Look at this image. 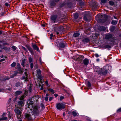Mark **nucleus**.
I'll return each instance as SVG.
<instances>
[{
    "label": "nucleus",
    "mask_w": 121,
    "mask_h": 121,
    "mask_svg": "<svg viewBox=\"0 0 121 121\" xmlns=\"http://www.w3.org/2000/svg\"><path fill=\"white\" fill-rule=\"evenodd\" d=\"M67 5L68 7L70 8L71 7L72 5V4L70 3L68 4Z\"/></svg>",
    "instance_id": "40"
},
{
    "label": "nucleus",
    "mask_w": 121,
    "mask_h": 121,
    "mask_svg": "<svg viewBox=\"0 0 121 121\" xmlns=\"http://www.w3.org/2000/svg\"><path fill=\"white\" fill-rule=\"evenodd\" d=\"M31 110L32 112L35 113L37 114L39 113L40 107L37 105H32Z\"/></svg>",
    "instance_id": "6"
},
{
    "label": "nucleus",
    "mask_w": 121,
    "mask_h": 121,
    "mask_svg": "<svg viewBox=\"0 0 121 121\" xmlns=\"http://www.w3.org/2000/svg\"><path fill=\"white\" fill-rule=\"evenodd\" d=\"M53 34H50V39H52V37H53Z\"/></svg>",
    "instance_id": "49"
},
{
    "label": "nucleus",
    "mask_w": 121,
    "mask_h": 121,
    "mask_svg": "<svg viewBox=\"0 0 121 121\" xmlns=\"http://www.w3.org/2000/svg\"><path fill=\"white\" fill-rule=\"evenodd\" d=\"M115 29V27L114 26H111L110 28V30L111 32L113 31Z\"/></svg>",
    "instance_id": "27"
},
{
    "label": "nucleus",
    "mask_w": 121,
    "mask_h": 121,
    "mask_svg": "<svg viewBox=\"0 0 121 121\" xmlns=\"http://www.w3.org/2000/svg\"><path fill=\"white\" fill-rule=\"evenodd\" d=\"M57 41L58 44V47L60 50H62V49L65 47L67 45L66 43L62 39H58Z\"/></svg>",
    "instance_id": "3"
},
{
    "label": "nucleus",
    "mask_w": 121,
    "mask_h": 121,
    "mask_svg": "<svg viewBox=\"0 0 121 121\" xmlns=\"http://www.w3.org/2000/svg\"><path fill=\"white\" fill-rule=\"evenodd\" d=\"M99 29L101 31H103L106 30V27L103 26H100L99 27Z\"/></svg>",
    "instance_id": "19"
},
{
    "label": "nucleus",
    "mask_w": 121,
    "mask_h": 121,
    "mask_svg": "<svg viewBox=\"0 0 121 121\" xmlns=\"http://www.w3.org/2000/svg\"><path fill=\"white\" fill-rule=\"evenodd\" d=\"M15 74H13L12 75H11L10 76V78H13L15 76Z\"/></svg>",
    "instance_id": "46"
},
{
    "label": "nucleus",
    "mask_w": 121,
    "mask_h": 121,
    "mask_svg": "<svg viewBox=\"0 0 121 121\" xmlns=\"http://www.w3.org/2000/svg\"><path fill=\"white\" fill-rule=\"evenodd\" d=\"M39 61L41 64H42L43 63V62H42V60L40 58L39 59Z\"/></svg>",
    "instance_id": "60"
},
{
    "label": "nucleus",
    "mask_w": 121,
    "mask_h": 121,
    "mask_svg": "<svg viewBox=\"0 0 121 121\" xmlns=\"http://www.w3.org/2000/svg\"><path fill=\"white\" fill-rule=\"evenodd\" d=\"M48 99V97H46L45 98V99L46 101H47Z\"/></svg>",
    "instance_id": "56"
},
{
    "label": "nucleus",
    "mask_w": 121,
    "mask_h": 121,
    "mask_svg": "<svg viewBox=\"0 0 121 121\" xmlns=\"http://www.w3.org/2000/svg\"><path fill=\"white\" fill-rule=\"evenodd\" d=\"M112 67L109 65H106L103 67V68H101L100 69V73L101 74L105 75L109 71L111 70Z\"/></svg>",
    "instance_id": "1"
},
{
    "label": "nucleus",
    "mask_w": 121,
    "mask_h": 121,
    "mask_svg": "<svg viewBox=\"0 0 121 121\" xmlns=\"http://www.w3.org/2000/svg\"><path fill=\"white\" fill-rule=\"evenodd\" d=\"M37 74L38 75H40L41 71L39 69H37L36 70Z\"/></svg>",
    "instance_id": "30"
},
{
    "label": "nucleus",
    "mask_w": 121,
    "mask_h": 121,
    "mask_svg": "<svg viewBox=\"0 0 121 121\" xmlns=\"http://www.w3.org/2000/svg\"><path fill=\"white\" fill-rule=\"evenodd\" d=\"M23 84L22 83H20V85H19L20 87H21L22 86Z\"/></svg>",
    "instance_id": "57"
},
{
    "label": "nucleus",
    "mask_w": 121,
    "mask_h": 121,
    "mask_svg": "<svg viewBox=\"0 0 121 121\" xmlns=\"http://www.w3.org/2000/svg\"><path fill=\"white\" fill-rule=\"evenodd\" d=\"M5 5L7 7H8L9 6V4L7 3H6L5 4Z\"/></svg>",
    "instance_id": "55"
},
{
    "label": "nucleus",
    "mask_w": 121,
    "mask_h": 121,
    "mask_svg": "<svg viewBox=\"0 0 121 121\" xmlns=\"http://www.w3.org/2000/svg\"><path fill=\"white\" fill-rule=\"evenodd\" d=\"M53 99V97H50L49 99V101H51Z\"/></svg>",
    "instance_id": "53"
},
{
    "label": "nucleus",
    "mask_w": 121,
    "mask_h": 121,
    "mask_svg": "<svg viewBox=\"0 0 121 121\" xmlns=\"http://www.w3.org/2000/svg\"><path fill=\"white\" fill-rule=\"evenodd\" d=\"M24 104H23V102L22 101H19L18 103V105L17 108H19V109L21 110L22 109V108L21 107H22L24 105Z\"/></svg>",
    "instance_id": "11"
},
{
    "label": "nucleus",
    "mask_w": 121,
    "mask_h": 121,
    "mask_svg": "<svg viewBox=\"0 0 121 121\" xmlns=\"http://www.w3.org/2000/svg\"><path fill=\"white\" fill-rule=\"evenodd\" d=\"M25 117L29 119L30 120L31 119V118L29 114L26 113L25 114Z\"/></svg>",
    "instance_id": "24"
},
{
    "label": "nucleus",
    "mask_w": 121,
    "mask_h": 121,
    "mask_svg": "<svg viewBox=\"0 0 121 121\" xmlns=\"http://www.w3.org/2000/svg\"><path fill=\"white\" fill-rule=\"evenodd\" d=\"M33 64L31 63L30 64V68L31 69H32L33 68Z\"/></svg>",
    "instance_id": "54"
},
{
    "label": "nucleus",
    "mask_w": 121,
    "mask_h": 121,
    "mask_svg": "<svg viewBox=\"0 0 121 121\" xmlns=\"http://www.w3.org/2000/svg\"><path fill=\"white\" fill-rule=\"evenodd\" d=\"M5 44L7 45H9L8 43H3V45H4Z\"/></svg>",
    "instance_id": "61"
},
{
    "label": "nucleus",
    "mask_w": 121,
    "mask_h": 121,
    "mask_svg": "<svg viewBox=\"0 0 121 121\" xmlns=\"http://www.w3.org/2000/svg\"><path fill=\"white\" fill-rule=\"evenodd\" d=\"M87 86L89 87H90L91 86V84L90 83V82H88Z\"/></svg>",
    "instance_id": "44"
},
{
    "label": "nucleus",
    "mask_w": 121,
    "mask_h": 121,
    "mask_svg": "<svg viewBox=\"0 0 121 121\" xmlns=\"http://www.w3.org/2000/svg\"><path fill=\"white\" fill-rule=\"evenodd\" d=\"M55 2L53 1H52L50 4L49 7L50 8H52L54 7L55 5L56 4Z\"/></svg>",
    "instance_id": "16"
},
{
    "label": "nucleus",
    "mask_w": 121,
    "mask_h": 121,
    "mask_svg": "<svg viewBox=\"0 0 121 121\" xmlns=\"http://www.w3.org/2000/svg\"><path fill=\"white\" fill-rule=\"evenodd\" d=\"M29 62L30 63L32 61V58L31 57H29Z\"/></svg>",
    "instance_id": "43"
},
{
    "label": "nucleus",
    "mask_w": 121,
    "mask_h": 121,
    "mask_svg": "<svg viewBox=\"0 0 121 121\" xmlns=\"http://www.w3.org/2000/svg\"><path fill=\"white\" fill-rule=\"evenodd\" d=\"M20 85V83L19 82H18L16 83L15 86L16 87H18V86H20L19 85Z\"/></svg>",
    "instance_id": "41"
},
{
    "label": "nucleus",
    "mask_w": 121,
    "mask_h": 121,
    "mask_svg": "<svg viewBox=\"0 0 121 121\" xmlns=\"http://www.w3.org/2000/svg\"><path fill=\"white\" fill-rule=\"evenodd\" d=\"M83 62L85 65H87L89 64V60L87 59L86 58L83 60Z\"/></svg>",
    "instance_id": "17"
},
{
    "label": "nucleus",
    "mask_w": 121,
    "mask_h": 121,
    "mask_svg": "<svg viewBox=\"0 0 121 121\" xmlns=\"http://www.w3.org/2000/svg\"><path fill=\"white\" fill-rule=\"evenodd\" d=\"M11 98H9V100H8V103H9L11 102Z\"/></svg>",
    "instance_id": "58"
},
{
    "label": "nucleus",
    "mask_w": 121,
    "mask_h": 121,
    "mask_svg": "<svg viewBox=\"0 0 121 121\" xmlns=\"http://www.w3.org/2000/svg\"><path fill=\"white\" fill-rule=\"evenodd\" d=\"M25 60H22V62H21V65L23 66V67L25 66Z\"/></svg>",
    "instance_id": "31"
},
{
    "label": "nucleus",
    "mask_w": 121,
    "mask_h": 121,
    "mask_svg": "<svg viewBox=\"0 0 121 121\" xmlns=\"http://www.w3.org/2000/svg\"><path fill=\"white\" fill-rule=\"evenodd\" d=\"M54 31L56 32V34L57 35L59 34V32L60 31V27H54Z\"/></svg>",
    "instance_id": "13"
},
{
    "label": "nucleus",
    "mask_w": 121,
    "mask_h": 121,
    "mask_svg": "<svg viewBox=\"0 0 121 121\" xmlns=\"http://www.w3.org/2000/svg\"><path fill=\"white\" fill-rule=\"evenodd\" d=\"M109 4L112 5H113L114 4V3L112 1H110L109 2Z\"/></svg>",
    "instance_id": "38"
},
{
    "label": "nucleus",
    "mask_w": 121,
    "mask_h": 121,
    "mask_svg": "<svg viewBox=\"0 0 121 121\" xmlns=\"http://www.w3.org/2000/svg\"><path fill=\"white\" fill-rule=\"evenodd\" d=\"M105 38L106 39L108 40L110 42H112L113 43H114L116 40V38L113 37L112 35L109 33L105 35Z\"/></svg>",
    "instance_id": "4"
},
{
    "label": "nucleus",
    "mask_w": 121,
    "mask_h": 121,
    "mask_svg": "<svg viewBox=\"0 0 121 121\" xmlns=\"http://www.w3.org/2000/svg\"><path fill=\"white\" fill-rule=\"evenodd\" d=\"M16 63L15 62H13L11 64V66L12 67H14L16 65Z\"/></svg>",
    "instance_id": "33"
},
{
    "label": "nucleus",
    "mask_w": 121,
    "mask_h": 121,
    "mask_svg": "<svg viewBox=\"0 0 121 121\" xmlns=\"http://www.w3.org/2000/svg\"><path fill=\"white\" fill-rule=\"evenodd\" d=\"M4 60H5L4 59H2L0 60V61H1V62L4 61Z\"/></svg>",
    "instance_id": "63"
},
{
    "label": "nucleus",
    "mask_w": 121,
    "mask_h": 121,
    "mask_svg": "<svg viewBox=\"0 0 121 121\" xmlns=\"http://www.w3.org/2000/svg\"><path fill=\"white\" fill-rule=\"evenodd\" d=\"M95 70L96 72L99 71L100 73V70L99 69L98 67H96L95 69Z\"/></svg>",
    "instance_id": "35"
},
{
    "label": "nucleus",
    "mask_w": 121,
    "mask_h": 121,
    "mask_svg": "<svg viewBox=\"0 0 121 121\" xmlns=\"http://www.w3.org/2000/svg\"><path fill=\"white\" fill-rule=\"evenodd\" d=\"M36 85L37 86H41L40 88L41 90H43V87L44 85L41 81H37L36 82Z\"/></svg>",
    "instance_id": "9"
},
{
    "label": "nucleus",
    "mask_w": 121,
    "mask_h": 121,
    "mask_svg": "<svg viewBox=\"0 0 121 121\" xmlns=\"http://www.w3.org/2000/svg\"><path fill=\"white\" fill-rule=\"evenodd\" d=\"M80 34L79 33L77 32H75L74 33L73 35L74 37H78L79 36Z\"/></svg>",
    "instance_id": "25"
},
{
    "label": "nucleus",
    "mask_w": 121,
    "mask_h": 121,
    "mask_svg": "<svg viewBox=\"0 0 121 121\" xmlns=\"http://www.w3.org/2000/svg\"><path fill=\"white\" fill-rule=\"evenodd\" d=\"M12 48L13 49V51H15L16 50V48L15 46H13L12 47Z\"/></svg>",
    "instance_id": "45"
},
{
    "label": "nucleus",
    "mask_w": 121,
    "mask_h": 121,
    "mask_svg": "<svg viewBox=\"0 0 121 121\" xmlns=\"http://www.w3.org/2000/svg\"><path fill=\"white\" fill-rule=\"evenodd\" d=\"M7 118V117H3L2 118H0V121L2 120H6Z\"/></svg>",
    "instance_id": "37"
},
{
    "label": "nucleus",
    "mask_w": 121,
    "mask_h": 121,
    "mask_svg": "<svg viewBox=\"0 0 121 121\" xmlns=\"http://www.w3.org/2000/svg\"><path fill=\"white\" fill-rule=\"evenodd\" d=\"M22 110L21 109V110ZM14 111L18 119H19L22 117V112H21L22 110H19L18 108H16L14 109Z\"/></svg>",
    "instance_id": "5"
},
{
    "label": "nucleus",
    "mask_w": 121,
    "mask_h": 121,
    "mask_svg": "<svg viewBox=\"0 0 121 121\" xmlns=\"http://www.w3.org/2000/svg\"><path fill=\"white\" fill-rule=\"evenodd\" d=\"M57 16L56 15H52L50 17L51 21L52 22L55 23L57 18Z\"/></svg>",
    "instance_id": "8"
},
{
    "label": "nucleus",
    "mask_w": 121,
    "mask_h": 121,
    "mask_svg": "<svg viewBox=\"0 0 121 121\" xmlns=\"http://www.w3.org/2000/svg\"><path fill=\"white\" fill-rule=\"evenodd\" d=\"M78 17V15L77 14H76L74 15V17L75 18H77Z\"/></svg>",
    "instance_id": "47"
},
{
    "label": "nucleus",
    "mask_w": 121,
    "mask_h": 121,
    "mask_svg": "<svg viewBox=\"0 0 121 121\" xmlns=\"http://www.w3.org/2000/svg\"><path fill=\"white\" fill-rule=\"evenodd\" d=\"M95 56L96 57H98L99 56V55L97 54H95Z\"/></svg>",
    "instance_id": "59"
},
{
    "label": "nucleus",
    "mask_w": 121,
    "mask_h": 121,
    "mask_svg": "<svg viewBox=\"0 0 121 121\" xmlns=\"http://www.w3.org/2000/svg\"><path fill=\"white\" fill-rule=\"evenodd\" d=\"M5 91H4V90H0V92H4Z\"/></svg>",
    "instance_id": "64"
},
{
    "label": "nucleus",
    "mask_w": 121,
    "mask_h": 121,
    "mask_svg": "<svg viewBox=\"0 0 121 121\" xmlns=\"http://www.w3.org/2000/svg\"><path fill=\"white\" fill-rule=\"evenodd\" d=\"M56 107L57 109L61 110L65 107V105L62 103H58L56 104Z\"/></svg>",
    "instance_id": "7"
},
{
    "label": "nucleus",
    "mask_w": 121,
    "mask_h": 121,
    "mask_svg": "<svg viewBox=\"0 0 121 121\" xmlns=\"http://www.w3.org/2000/svg\"><path fill=\"white\" fill-rule=\"evenodd\" d=\"M22 48L25 51H27V49L24 47L22 46Z\"/></svg>",
    "instance_id": "48"
},
{
    "label": "nucleus",
    "mask_w": 121,
    "mask_h": 121,
    "mask_svg": "<svg viewBox=\"0 0 121 121\" xmlns=\"http://www.w3.org/2000/svg\"><path fill=\"white\" fill-rule=\"evenodd\" d=\"M72 113L73 116L74 117L78 116L79 115L78 113L76 111H73Z\"/></svg>",
    "instance_id": "21"
},
{
    "label": "nucleus",
    "mask_w": 121,
    "mask_h": 121,
    "mask_svg": "<svg viewBox=\"0 0 121 121\" xmlns=\"http://www.w3.org/2000/svg\"><path fill=\"white\" fill-rule=\"evenodd\" d=\"M48 91H49L51 93H52L53 94L54 93V90L53 89L51 88H49L48 89Z\"/></svg>",
    "instance_id": "32"
},
{
    "label": "nucleus",
    "mask_w": 121,
    "mask_h": 121,
    "mask_svg": "<svg viewBox=\"0 0 121 121\" xmlns=\"http://www.w3.org/2000/svg\"><path fill=\"white\" fill-rule=\"evenodd\" d=\"M27 94L26 93H24V95H22V96H21L20 97V99L21 100H23L24 99V98L26 97V96H27Z\"/></svg>",
    "instance_id": "18"
},
{
    "label": "nucleus",
    "mask_w": 121,
    "mask_h": 121,
    "mask_svg": "<svg viewBox=\"0 0 121 121\" xmlns=\"http://www.w3.org/2000/svg\"><path fill=\"white\" fill-rule=\"evenodd\" d=\"M40 106H41V107L42 108V109L41 110L42 111V110H43V109H44L45 108V107L44 106V105L43 104V103H41V104Z\"/></svg>",
    "instance_id": "36"
},
{
    "label": "nucleus",
    "mask_w": 121,
    "mask_h": 121,
    "mask_svg": "<svg viewBox=\"0 0 121 121\" xmlns=\"http://www.w3.org/2000/svg\"><path fill=\"white\" fill-rule=\"evenodd\" d=\"M106 0H102L101 1V4H102V3H106Z\"/></svg>",
    "instance_id": "42"
},
{
    "label": "nucleus",
    "mask_w": 121,
    "mask_h": 121,
    "mask_svg": "<svg viewBox=\"0 0 121 121\" xmlns=\"http://www.w3.org/2000/svg\"><path fill=\"white\" fill-rule=\"evenodd\" d=\"M120 112H121V108L118 109L117 111V113H118Z\"/></svg>",
    "instance_id": "39"
},
{
    "label": "nucleus",
    "mask_w": 121,
    "mask_h": 121,
    "mask_svg": "<svg viewBox=\"0 0 121 121\" xmlns=\"http://www.w3.org/2000/svg\"><path fill=\"white\" fill-rule=\"evenodd\" d=\"M40 98V96L39 95L34 96L31 98V100L33 102L37 101L39 98Z\"/></svg>",
    "instance_id": "12"
},
{
    "label": "nucleus",
    "mask_w": 121,
    "mask_h": 121,
    "mask_svg": "<svg viewBox=\"0 0 121 121\" xmlns=\"http://www.w3.org/2000/svg\"><path fill=\"white\" fill-rule=\"evenodd\" d=\"M22 91H18L15 92V94L17 95H20L22 92Z\"/></svg>",
    "instance_id": "26"
},
{
    "label": "nucleus",
    "mask_w": 121,
    "mask_h": 121,
    "mask_svg": "<svg viewBox=\"0 0 121 121\" xmlns=\"http://www.w3.org/2000/svg\"><path fill=\"white\" fill-rule=\"evenodd\" d=\"M104 47L105 48H111V46L108 45H105L104 46Z\"/></svg>",
    "instance_id": "34"
},
{
    "label": "nucleus",
    "mask_w": 121,
    "mask_h": 121,
    "mask_svg": "<svg viewBox=\"0 0 121 121\" xmlns=\"http://www.w3.org/2000/svg\"><path fill=\"white\" fill-rule=\"evenodd\" d=\"M59 0H54V1L56 3L58 2Z\"/></svg>",
    "instance_id": "62"
},
{
    "label": "nucleus",
    "mask_w": 121,
    "mask_h": 121,
    "mask_svg": "<svg viewBox=\"0 0 121 121\" xmlns=\"http://www.w3.org/2000/svg\"><path fill=\"white\" fill-rule=\"evenodd\" d=\"M84 19L85 21H88V20L87 19V17L86 16H85L84 17Z\"/></svg>",
    "instance_id": "52"
},
{
    "label": "nucleus",
    "mask_w": 121,
    "mask_h": 121,
    "mask_svg": "<svg viewBox=\"0 0 121 121\" xmlns=\"http://www.w3.org/2000/svg\"><path fill=\"white\" fill-rule=\"evenodd\" d=\"M45 84L48 86V80H47L45 82Z\"/></svg>",
    "instance_id": "51"
},
{
    "label": "nucleus",
    "mask_w": 121,
    "mask_h": 121,
    "mask_svg": "<svg viewBox=\"0 0 121 121\" xmlns=\"http://www.w3.org/2000/svg\"><path fill=\"white\" fill-rule=\"evenodd\" d=\"M117 22L118 21L117 20H112L111 22V23L113 25H115L117 23Z\"/></svg>",
    "instance_id": "28"
},
{
    "label": "nucleus",
    "mask_w": 121,
    "mask_h": 121,
    "mask_svg": "<svg viewBox=\"0 0 121 121\" xmlns=\"http://www.w3.org/2000/svg\"><path fill=\"white\" fill-rule=\"evenodd\" d=\"M84 58L83 56L81 55H79L77 59V60L78 61H81Z\"/></svg>",
    "instance_id": "15"
},
{
    "label": "nucleus",
    "mask_w": 121,
    "mask_h": 121,
    "mask_svg": "<svg viewBox=\"0 0 121 121\" xmlns=\"http://www.w3.org/2000/svg\"><path fill=\"white\" fill-rule=\"evenodd\" d=\"M89 39L88 38H84L82 40L83 42L85 43H87L89 41Z\"/></svg>",
    "instance_id": "23"
},
{
    "label": "nucleus",
    "mask_w": 121,
    "mask_h": 121,
    "mask_svg": "<svg viewBox=\"0 0 121 121\" xmlns=\"http://www.w3.org/2000/svg\"><path fill=\"white\" fill-rule=\"evenodd\" d=\"M64 99V97L63 96H61L60 98V100H61Z\"/></svg>",
    "instance_id": "50"
},
{
    "label": "nucleus",
    "mask_w": 121,
    "mask_h": 121,
    "mask_svg": "<svg viewBox=\"0 0 121 121\" xmlns=\"http://www.w3.org/2000/svg\"><path fill=\"white\" fill-rule=\"evenodd\" d=\"M10 78L9 77L5 76L4 77L3 75L1 74L0 75V81H1L9 80Z\"/></svg>",
    "instance_id": "10"
},
{
    "label": "nucleus",
    "mask_w": 121,
    "mask_h": 121,
    "mask_svg": "<svg viewBox=\"0 0 121 121\" xmlns=\"http://www.w3.org/2000/svg\"><path fill=\"white\" fill-rule=\"evenodd\" d=\"M30 87L28 89V91H25V92H26V93L27 94L28 91H29V92H30L32 90V86L33 85L32 84H30Z\"/></svg>",
    "instance_id": "20"
},
{
    "label": "nucleus",
    "mask_w": 121,
    "mask_h": 121,
    "mask_svg": "<svg viewBox=\"0 0 121 121\" xmlns=\"http://www.w3.org/2000/svg\"><path fill=\"white\" fill-rule=\"evenodd\" d=\"M32 47L34 49L36 50L37 51L39 52V48L35 44L33 45Z\"/></svg>",
    "instance_id": "22"
},
{
    "label": "nucleus",
    "mask_w": 121,
    "mask_h": 121,
    "mask_svg": "<svg viewBox=\"0 0 121 121\" xmlns=\"http://www.w3.org/2000/svg\"><path fill=\"white\" fill-rule=\"evenodd\" d=\"M17 65L18 66H19L20 67V65L19 64H17ZM18 70L19 72L21 73H23V72H24V74L22 76V77L21 78V79H25V81H27L28 80V78H27V73L26 71H27V69H25V70L24 71H23L22 70V69L20 67H19L18 68Z\"/></svg>",
    "instance_id": "2"
},
{
    "label": "nucleus",
    "mask_w": 121,
    "mask_h": 121,
    "mask_svg": "<svg viewBox=\"0 0 121 121\" xmlns=\"http://www.w3.org/2000/svg\"><path fill=\"white\" fill-rule=\"evenodd\" d=\"M26 46L32 54L34 53V52L33 49L27 45H26Z\"/></svg>",
    "instance_id": "14"
},
{
    "label": "nucleus",
    "mask_w": 121,
    "mask_h": 121,
    "mask_svg": "<svg viewBox=\"0 0 121 121\" xmlns=\"http://www.w3.org/2000/svg\"><path fill=\"white\" fill-rule=\"evenodd\" d=\"M38 79L40 80H37L36 81H35V82H36L37 81H41V80H42V76L40 75H38Z\"/></svg>",
    "instance_id": "29"
}]
</instances>
